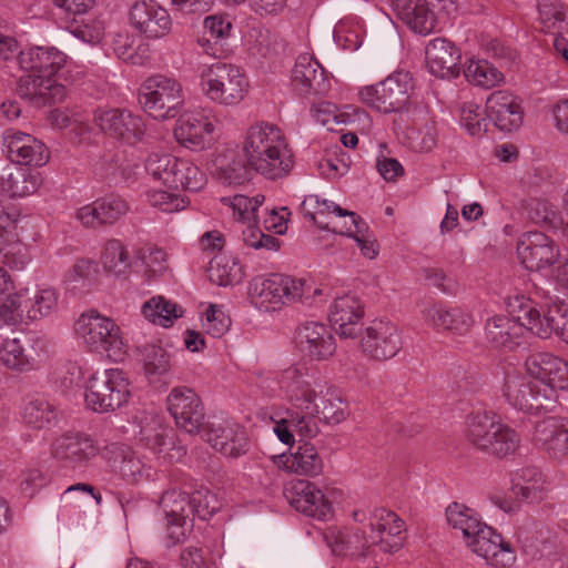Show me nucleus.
<instances>
[{
	"mask_svg": "<svg viewBox=\"0 0 568 568\" xmlns=\"http://www.w3.org/2000/svg\"><path fill=\"white\" fill-rule=\"evenodd\" d=\"M277 381L280 389L292 405L312 410L325 424L336 425L347 418V404L339 393L326 382H311L304 366L292 365L285 368Z\"/></svg>",
	"mask_w": 568,
	"mask_h": 568,
	"instance_id": "nucleus-1",
	"label": "nucleus"
},
{
	"mask_svg": "<svg viewBox=\"0 0 568 568\" xmlns=\"http://www.w3.org/2000/svg\"><path fill=\"white\" fill-rule=\"evenodd\" d=\"M67 55L54 47H34L20 53V67L27 72L18 82L21 98L37 106L61 102L65 88L54 79Z\"/></svg>",
	"mask_w": 568,
	"mask_h": 568,
	"instance_id": "nucleus-2",
	"label": "nucleus"
},
{
	"mask_svg": "<svg viewBox=\"0 0 568 568\" xmlns=\"http://www.w3.org/2000/svg\"><path fill=\"white\" fill-rule=\"evenodd\" d=\"M464 434L473 448L499 459L514 455L520 446L519 434L493 412L469 414Z\"/></svg>",
	"mask_w": 568,
	"mask_h": 568,
	"instance_id": "nucleus-3",
	"label": "nucleus"
},
{
	"mask_svg": "<svg viewBox=\"0 0 568 568\" xmlns=\"http://www.w3.org/2000/svg\"><path fill=\"white\" fill-rule=\"evenodd\" d=\"M250 292L255 304L265 310H276L281 305L297 302L312 304L314 297L322 294L320 288H313L305 280L283 274L255 280Z\"/></svg>",
	"mask_w": 568,
	"mask_h": 568,
	"instance_id": "nucleus-4",
	"label": "nucleus"
},
{
	"mask_svg": "<svg viewBox=\"0 0 568 568\" xmlns=\"http://www.w3.org/2000/svg\"><path fill=\"white\" fill-rule=\"evenodd\" d=\"M200 79L203 94L210 101L225 106L237 105L248 90L244 71L232 63L217 61L204 65Z\"/></svg>",
	"mask_w": 568,
	"mask_h": 568,
	"instance_id": "nucleus-5",
	"label": "nucleus"
},
{
	"mask_svg": "<svg viewBox=\"0 0 568 568\" xmlns=\"http://www.w3.org/2000/svg\"><path fill=\"white\" fill-rule=\"evenodd\" d=\"M414 88L413 77L408 71H396L376 85H367L358 92L361 101L367 106L383 113H402L416 105L410 102Z\"/></svg>",
	"mask_w": 568,
	"mask_h": 568,
	"instance_id": "nucleus-6",
	"label": "nucleus"
},
{
	"mask_svg": "<svg viewBox=\"0 0 568 568\" xmlns=\"http://www.w3.org/2000/svg\"><path fill=\"white\" fill-rule=\"evenodd\" d=\"M129 381L118 368L93 373L87 383L85 403L95 413H110L121 408L131 395Z\"/></svg>",
	"mask_w": 568,
	"mask_h": 568,
	"instance_id": "nucleus-7",
	"label": "nucleus"
},
{
	"mask_svg": "<svg viewBox=\"0 0 568 568\" xmlns=\"http://www.w3.org/2000/svg\"><path fill=\"white\" fill-rule=\"evenodd\" d=\"M139 102L155 120L173 119L183 103L182 87L174 79L164 75L150 77L140 89Z\"/></svg>",
	"mask_w": 568,
	"mask_h": 568,
	"instance_id": "nucleus-8",
	"label": "nucleus"
},
{
	"mask_svg": "<svg viewBox=\"0 0 568 568\" xmlns=\"http://www.w3.org/2000/svg\"><path fill=\"white\" fill-rule=\"evenodd\" d=\"M75 333L97 352H105L115 361L125 354L122 333L116 323L97 311L82 314L74 324Z\"/></svg>",
	"mask_w": 568,
	"mask_h": 568,
	"instance_id": "nucleus-9",
	"label": "nucleus"
},
{
	"mask_svg": "<svg viewBox=\"0 0 568 568\" xmlns=\"http://www.w3.org/2000/svg\"><path fill=\"white\" fill-rule=\"evenodd\" d=\"M501 392L510 406L528 414L550 409L555 404L551 387L517 373L506 375Z\"/></svg>",
	"mask_w": 568,
	"mask_h": 568,
	"instance_id": "nucleus-10",
	"label": "nucleus"
},
{
	"mask_svg": "<svg viewBox=\"0 0 568 568\" xmlns=\"http://www.w3.org/2000/svg\"><path fill=\"white\" fill-rule=\"evenodd\" d=\"M166 406L180 429L191 435L204 429L206 425L204 405L191 387H173L166 397Z\"/></svg>",
	"mask_w": 568,
	"mask_h": 568,
	"instance_id": "nucleus-11",
	"label": "nucleus"
},
{
	"mask_svg": "<svg viewBox=\"0 0 568 568\" xmlns=\"http://www.w3.org/2000/svg\"><path fill=\"white\" fill-rule=\"evenodd\" d=\"M371 531L364 536L367 546H378L385 554H395L405 544V521L394 511L374 508L369 511Z\"/></svg>",
	"mask_w": 568,
	"mask_h": 568,
	"instance_id": "nucleus-12",
	"label": "nucleus"
},
{
	"mask_svg": "<svg viewBox=\"0 0 568 568\" xmlns=\"http://www.w3.org/2000/svg\"><path fill=\"white\" fill-rule=\"evenodd\" d=\"M521 318L527 328L540 338H548L555 333L561 341L568 344V304H554L547 312L541 313L530 300L520 301Z\"/></svg>",
	"mask_w": 568,
	"mask_h": 568,
	"instance_id": "nucleus-13",
	"label": "nucleus"
},
{
	"mask_svg": "<svg viewBox=\"0 0 568 568\" xmlns=\"http://www.w3.org/2000/svg\"><path fill=\"white\" fill-rule=\"evenodd\" d=\"M161 506L172 516L186 514L193 519H209L221 508L217 496L207 488H200L191 495L185 491L169 490L161 497Z\"/></svg>",
	"mask_w": 568,
	"mask_h": 568,
	"instance_id": "nucleus-14",
	"label": "nucleus"
},
{
	"mask_svg": "<svg viewBox=\"0 0 568 568\" xmlns=\"http://www.w3.org/2000/svg\"><path fill=\"white\" fill-rule=\"evenodd\" d=\"M405 134L408 146L415 152H429L437 143V132L429 110L424 104L408 108L395 120Z\"/></svg>",
	"mask_w": 568,
	"mask_h": 568,
	"instance_id": "nucleus-15",
	"label": "nucleus"
},
{
	"mask_svg": "<svg viewBox=\"0 0 568 568\" xmlns=\"http://www.w3.org/2000/svg\"><path fill=\"white\" fill-rule=\"evenodd\" d=\"M94 121L105 134L129 145L142 142L146 134L143 118L126 109L99 111Z\"/></svg>",
	"mask_w": 568,
	"mask_h": 568,
	"instance_id": "nucleus-16",
	"label": "nucleus"
},
{
	"mask_svg": "<svg viewBox=\"0 0 568 568\" xmlns=\"http://www.w3.org/2000/svg\"><path fill=\"white\" fill-rule=\"evenodd\" d=\"M363 353L374 361L395 357L403 347L397 326L388 320H374L361 339Z\"/></svg>",
	"mask_w": 568,
	"mask_h": 568,
	"instance_id": "nucleus-17",
	"label": "nucleus"
},
{
	"mask_svg": "<svg viewBox=\"0 0 568 568\" xmlns=\"http://www.w3.org/2000/svg\"><path fill=\"white\" fill-rule=\"evenodd\" d=\"M295 343L300 352L311 361H327L336 351L332 328L317 321L301 323L295 331Z\"/></svg>",
	"mask_w": 568,
	"mask_h": 568,
	"instance_id": "nucleus-18",
	"label": "nucleus"
},
{
	"mask_svg": "<svg viewBox=\"0 0 568 568\" xmlns=\"http://www.w3.org/2000/svg\"><path fill=\"white\" fill-rule=\"evenodd\" d=\"M97 442L87 433L69 432L52 445L53 457L72 469L82 468L99 455Z\"/></svg>",
	"mask_w": 568,
	"mask_h": 568,
	"instance_id": "nucleus-19",
	"label": "nucleus"
},
{
	"mask_svg": "<svg viewBox=\"0 0 568 568\" xmlns=\"http://www.w3.org/2000/svg\"><path fill=\"white\" fill-rule=\"evenodd\" d=\"M520 263L529 271H541L554 265L559 258L556 243L541 232H526L517 244Z\"/></svg>",
	"mask_w": 568,
	"mask_h": 568,
	"instance_id": "nucleus-20",
	"label": "nucleus"
},
{
	"mask_svg": "<svg viewBox=\"0 0 568 568\" xmlns=\"http://www.w3.org/2000/svg\"><path fill=\"white\" fill-rule=\"evenodd\" d=\"M425 324L437 332L448 333L454 336L467 335L475 325L470 312L459 306H447L443 303H433L422 311Z\"/></svg>",
	"mask_w": 568,
	"mask_h": 568,
	"instance_id": "nucleus-21",
	"label": "nucleus"
},
{
	"mask_svg": "<svg viewBox=\"0 0 568 568\" xmlns=\"http://www.w3.org/2000/svg\"><path fill=\"white\" fill-rule=\"evenodd\" d=\"M473 552L483 557L488 565L497 568L510 567L515 559V551L500 534L484 524L467 541Z\"/></svg>",
	"mask_w": 568,
	"mask_h": 568,
	"instance_id": "nucleus-22",
	"label": "nucleus"
},
{
	"mask_svg": "<svg viewBox=\"0 0 568 568\" xmlns=\"http://www.w3.org/2000/svg\"><path fill=\"white\" fill-rule=\"evenodd\" d=\"M131 26L148 39H161L172 29L168 10L153 0L138 1L129 12Z\"/></svg>",
	"mask_w": 568,
	"mask_h": 568,
	"instance_id": "nucleus-23",
	"label": "nucleus"
},
{
	"mask_svg": "<svg viewBox=\"0 0 568 568\" xmlns=\"http://www.w3.org/2000/svg\"><path fill=\"white\" fill-rule=\"evenodd\" d=\"M285 497L290 505L297 511L318 520H325L332 516L333 507L325 495L315 484L298 479L290 484L285 489Z\"/></svg>",
	"mask_w": 568,
	"mask_h": 568,
	"instance_id": "nucleus-24",
	"label": "nucleus"
},
{
	"mask_svg": "<svg viewBox=\"0 0 568 568\" xmlns=\"http://www.w3.org/2000/svg\"><path fill=\"white\" fill-rule=\"evenodd\" d=\"M244 158L252 171L272 181L288 176L295 164L294 153L288 143L272 148L271 151H256Z\"/></svg>",
	"mask_w": 568,
	"mask_h": 568,
	"instance_id": "nucleus-25",
	"label": "nucleus"
},
{
	"mask_svg": "<svg viewBox=\"0 0 568 568\" xmlns=\"http://www.w3.org/2000/svg\"><path fill=\"white\" fill-rule=\"evenodd\" d=\"M532 439L550 458H568V418L549 416L539 420Z\"/></svg>",
	"mask_w": 568,
	"mask_h": 568,
	"instance_id": "nucleus-26",
	"label": "nucleus"
},
{
	"mask_svg": "<svg viewBox=\"0 0 568 568\" xmlns=\"http://www.w3.org/2000/svg\"><path fill=\"white\" fill-rule=\"evenodd\" d=\"M525 367L528 375L554 390L568 389V362L550 353H535L527 357Z\"/></svg>",
	"mask_w": 568,
	"mask_h": 568,
	"instance_id": "nucleus-27",
	"label": "nucleus"
},
{
	"mask_svg": "<svg viewBox=\"0 0 568 568\" xmlns=\"http://www.w3.org/2000/svg\"><path fill=\"white\" fill-rule=\"evenodd\" d=\"M426 64L432 74L440 79H455L460 74L462 52L446 38H435L425 49Z\"/></svg>",
	"mask_w": 568,
	"mask_h": 568,
	"instance_id": "nucleus-28",
	"label": "nucleus"
},
{
	"mask_svg": "<svg viewBox=\"0 0 568 568\" xmlns=\"http://www.w3.org/2000/svg\"><path fill=\"white\" fill-rule=\"evenodd\" d=\"M520 308V305L518 306ZM523 313L519 311L516 318L507 315H495L487 320L485 331L488 342L497 348L514 351L524 344L525 331L527 324L521 318Z\"/></svg>",
	"mask_w": 568,
	"mask_h": 568,
	"instance_id": "nucleus-29",
	"label": "nucleus"
},
{
	"mask_svg": "<svg viewBox=\"0 0 568 568\" xmlns=\"http://www.w3.org/2000/svg\"><path fill=\"white\" fill-rule=\"evenodd\" d=\"M3 142L8 158L18 164L41 166L49 160L47 146L30 134L8 130Z\"/></svg>",
	"mask_w": 568,
	"mask_h": 568,
	"instance_id": "nucleus-30",
	"label": "nucleus"
},
{
	"mask_svg": "<svg viewBox=\"0 0 568 568\" xmlns=\"http://www.w3.org/2000/svg\"><path fill=\"white\" fill-rule=\"evenodd\" d=\"M364 306L354 295H343L335 298L329 308V322L344 338H356L362 333Z\"/></svg>",
	"mask_w": 568,
	"mask_h": 568,
	"instance_id": "nucleus-31",
	"label": "nucleus"
},
{
	"mask_svg": "<svg viewBox=\"0 0 568 568\" xmlns=\"http://www.w3.org/2000/svg\"><path fill=\"white\" fill-rule=\"evenodd\" d=\"M105 456L111 469L129 484H138L150 476L151 467L124 444L106 446Z\"/></svg>",
	"mask_w": 568,
	"mask_h": 568,
	"instance_id": "nucleus-32",
	"label": "nucleus"
},
{
	"mask_svg": "<svg viewBox=\"0 0 568 568\" xmlns=\"http://www.w3.org/2000/svg\"><path fill=\"white\" fill-rule=\"evenodd\" d=\"M213 123L203 114L186 112L176 121L174 136L176 141L192 150H202L212 141Z\"/></svg>",
	"mask_w": 568,
	"mask_h": 568,
	"instance_id": "nucleus-33",
	"label": "nucleus"
},
{
	"mask_svg": "<svg viewBox=\"0 0 568 568\" xmlns=\"http://www.w3.org/2000/svg\"><path fill=\"white\" fill-rule=\"evenodd\" d=\"M486 110L500 131L511 132L523 123L524 112L520 103L507 91L493 92L487 99Z\"/></svg>",
	"mask_w": 568,
	"mask_h": 568,
	"instance_id": "nucleus-34",
	"label": "nucleus"
},
{
	"mask_svg": "<svg viewBox=\"0 0 568 568\" xmlns=\"http://www.w3.org/2000/svg\"><path fill=\"white\" fill-rule=\"evenodd\" d=\"M58 305V294L53 288H43L34 293L22 290L14 294L13 318L9 323H16L26 313L28 318L34 321L48 316Z\"/></svg>",
	"mask_w": 568,
	"mask_h": 568,
	"instance_id": "nucleus-35",
	"label": "nucleus"
},
{
	"mask_svg": "<svg viewBox=\"0 0 568 568\" xmlns=\"http://www.w3.org/2000/svg\"><path fill=\"white\" fill-rule=\"evenodd\" d=\"M205 436L211 446L225 456L239 457L248 449L246 432L236 423L212 424Z\"/></svg>",
	"mask_w": 568,
	"mask_h": 568,
	"instance_id": "nucleus-36",
	"label": "nucleus"
},
{
	"mask_svg": "<svg viewBox=\"0 0 568 568\" xmlns=\"http://www.w3.org/2000/svg\"><path fill=\"white\" fill-rule=\"evenodd\" d=\"M292 82L301 94H323L329 88L324 69L310 53L297 57L292 70Z\"/></svg>",
	"mask_w": 568,
	"mask_h": 568,
	"instance_id": "nucleus-37",
	"label": "nucleus"
},
{
	"mask_svg": "<svg viewBox=\"0 0 568 568\" xmlns=\"http://www.w3.org/2000/svg\"><path fill=\"white\" fill-rule=\"evenodd\" d=\"M323 204L327 207L328 211L332 209L333 213L339 217H351V226H346L345 230H337L336 227H333V232L353 237L357 242L364 256L368 258H375L378 254V244L374 237L367 234V226L362 217L355 212L342 209L334 202L324 200Z\"/></svg>",
	"mask_w": 568,
	"mask_h": 568,
	"instance_id": "nucleus-38",
	"label": "nucleus"
},
{
	"mask_svg": "<svg viewBox=\"0 0 568 568\" xmlns=\"http://www.w3.org/2000/svg\"><path fill=\"white\" fill-rule=\"evenodd\" d=\"M288 143L284 132L275 124L257 121L251 124L242 143L243 155L256 151H271L280 144Z\"/></svg>",
	"mask_w": 568,
	"mask_h": 568,
	"instance_id": "nucleus-39",
	"label": "nucleus"
},
{
	"mask_svg": "<svg viewBox=\"0 0 568 568\" xmlns=\"http://www.w3.org/2000/svg\"><path fill=\"white\" fill-rule=\"evenodd\" d=\"M274 458L278 467L300 475L316 476L323 469L322 458L310 443L298 445L295 452L281 454Z\"/></svg>",
	"mask_w": 568,
	"mask_h": 568,
	"instance_id": "nucleus-40",
	"label": "nucleus"
},
{
	"mask_svg": "<svg viewBox=\"0 0 568 568\" xmlns=\"http://www.w3.org/2000/svg\"><path fill=\"white\" fill-rule=\"evenodd\" d=\"M251 170L241 156L233 150H225L212 160L211 171L213 176L225 185H240L247 180Z\"/></svg>",
	"mask_w": 568,
	"mask_h": 568,
	"instance_id": "nucleus-41",
	"label": "nucleus"
},
{
	"mask_svg": "<svg viewBox=\"0 0 568 568\" xmlns=\"http://www.w3.org/2000/svg\"><path fill=\"white\" fill-rule=\"evenodd\" d=\"M398 16L412 31L420 36L432 33L437 24V18L426 0H406Z\"/></svg>",
	"mask_w": 568,
	"mask_h": 568,
	"instance_id": "nucleus-42",
	"label": "nucleus"
},
{
	"mask_svg": "<svg viewBox=\"0 0 568 568\" xmlns=\"http://www.w3.org/2000/svg\"><path fill=\"white\" fill-rule=\"evenodd\" d=\"M40 181L38 172L19 166L1 178L0 189L10 197H23L33 194L38 190Z\"/></svg>",
	"mask_w": 568,
	"mask_h": 568,
	"instance_id": "nucleus-43",
	"label": "nucleus"
},
{
	"mask_svg": "<svg viewBox=\"0 0 568 568\" xmlns=\"http://www.w3.org/2000/svg\"><path fill=\"white\" fill-rule=\"evenodd\" d=\"M22 420L33 429H50L59 419L57 407L45 398H33L22 409Z\"/></svg>",
	"mask_w": 568,
	"mask_h": 568,
	"instance_id": "nucleus-44",
	"label": "nucleus"
},
{
	"mask_svg": "<svg viewBox=\"0 0 568 568\" xmlns=\"http://www.w3.org/2000/svg\"><path fill=\"white\" fill-rule=\"evenodd\" d=\"M541 30L549 33L568 31V6L560 0H539Z\"/></svg>",
	"mask_w": 568,
	"mask_h": 568,
	"instance_id": "nucleus-45",
	"label": "nucleus"
},
{
	"mask_svg": "<svg viewBox=\"0 0 568 568\" xmlns=\"http://www.w3.org/2000/svg\"><path fill=\"white\" fill-rule=\"evenodd\" d=\"M143 367L145 376L152 384L165 382L171 373L169 353L156 345H146L143 348Z\"/></svg>",
	"mask_w": 568,
	"mask_h": 568,
	"instance_id": "nucleus-46",
	"label": "nucleus"
},
{
	"mask_svg": "<svg viewBox=\"0 0 568 568\" xmlns=\"http://www.w3.org/2000/svg\"><path fill=\"white\" fill-rule=\"evenodd\" d=\"M142 314L155 325L170 327L174 320L182 316L183 310L162 296H155L143 304Z\"/></svg>",
	"mask_w": 568,
	"mask_h": 568,
	"instance_id": "nucleus-47",
	"label": "nucleus"
},
{
	"mask_svg": "<svg viewBox=\"0 0 568 568\" xmlns=\"http://www.w3.org/2000/svg\"><path fill=\"white\" fill-rule=\"evenodd\" d=\"M174 432L171 427L163 424L158 417L146 419L140 429V442L149 449L159 454L164 447L173 443Z\"/></svg>",
	"mask_w": 568,
	"mask_h": 568,
	"instance_id": "nucleus-48",
	"label": "nucleus"
},
{
	"mask_svg": "<svg viewBox=\"0 0 568 568\" xmlns=\"http://www.w3.org/2000/svg\"><path fill=\"white\" fill-rule=\"evenodd\" d=\"M0 362L9 369L28 372L34 367V359L27 353L20 338H7L0 346Z\"/></svg>",
	"mask_w": 568,
	"mask_h": 568,
	"instance_id": "nucleus-49",
	"label": "nucleus"
},
{
	"mask_svg": "<svg viewBox=\"0 0 568 568\" xmlns=\"http://www.w3.org/2000/svg\"><path fill=\"white\" fill-rule=\"evenodd\" d=\"M520 478L524 480V484L517 483L513 485V493L516 497L529 503L544 499L546 479L541 471L535 467H527L521 469Z\"/></svg>",
	"mask_w": 568,
	"mask_h": 568,
	"instance_id": "nucleus-50",
	"label": "nucleus"
},
{
	"mask_svg": "<svg viewBox=\"0 0 568 568\" xmlns=\"http://www.w3.org/2000/svg\"><path fill=\"white\" fill-rule=\"evenodd\" d=\"M446 519L449 526L463 532L466 541L484 525L474 509L456 501L447 506Z\"/></svg>",
	"mask_w": 568,
	"mask_h": 568,
	"instance_id": "nucleus-51",
	"label": "nucleus"
},
{
	"mask_svg": "<svg viewBox=\"0 0 568 568\" xmlns=\"http://www.w3.org/2000/svg\"><path fill=\"white\" fill-rule=\"evenodd\" d=\"M463 72L468 82L485 89L494 88L504 81V74L487 60L470 59Z\"/></svg>",
	"mask_w": 568,
	"mask_h": 568,
	"instance_id": "nucleus-52",
	"label": "nucleus"
},
{
	"mask_svg": "<svg viewBox=\"0 0 568 568\" xmlns=\"http://www.w3.org/2000/svg\"><path fill=\"white\" fill-rule=\"evenodd\" d=\"M101 262L108 273L126 275L131 270V258L126 247L119 240L108 241L103 247Z\"/></svg>",
	"mask_w": 568,
	"mask_h": 568,
	"instance_id": "nucleus-53",
	"label": "nucleus"
},
{
	"mask_svg": "<svg viewBox=\"0 0 568 568\" xmlns=\"http://www.w3.org/2000/svg\"><path fill=\"white\" fill-rule=\"evenodd\" d=\"M173 174L176 181L171 183L169 189L197 192L206 183L205 174L189 160L178 159Z\"/></svg>",
	"mask_w": 568,
	"mask_h": 568,
	"instance_id": "nucleus-54",
	"label": "nucleus"
},
{
	"mask_svg": "<svg viewBox=\"0 0 568 568\" xmlns=\"http://www.w3.org/2000/svg\"><path fill=\"white\" fill-rule=\"evenodd\" d=\"M265 196L261 194L254 197L236 194L232 197L229 196L221 199L222 203L233 211V216L237 217L240 221L247 222L257 221L258 207L263 204Z\"/></svg>",
	"mask_w": 568,
	"mask_h": 568,
	"instance_id": "nucleus-55",
	"label": "nucleus"
},
{
	"mask_svg": "<svg viewBox=\"0 0 568 568\" xmlns=\"http://www.w3.org/2000/svg\"><path fill=\"white\" fill-rule=\"evenodd\" d=\"M178 158L171 154L153 153L149 155L145 162V170L154 181H160L166 187L175 180L174 170L176 166Z\"/></svg>",
	"mask_w": 568,
	"mask_h": 568,
	"instance_id": "nucleus-56",
	"label": "nucleus"
},
{
	"mask_svg": "<svg viewBox=\"0 0 568 568\" xmlns=\"http://www.w3.org/2000/svg\"><path fill=\"white\" fill-rule=\"evenodd\" d=\"M528 217L535 224L557 227L561 224V217L556 207L546 200L530 199L527 203Z\"/></svg>",
	"mask_w": 568,
	"mask_h": 568,
	"instance_id": "nucleus-57",
	"label": "nucleus"
},
{
	"mask_svg": "<svg viewBox=\"0 0 568 568\" xmlns=\"http://www.w3.org/2000/svg\"><path fill=\"white\" fill-rule=\"evenodd\" d=\"M68 30L79 40L92 45L100 43L104 36L103 22L94 18L74 20L68 26Z\"/></svg>",
	"mask_w": 568,
	"mask_h": 568,
	"instance_id": "nucleus-58",
	"label": "nucleus"
},
{
	"mask_svg": "<svg viewBox=\"0 0 568 568\" xmlns=\"http://www.w3.org/2000/svg\"><path fill=\"white\" fill-rule=\"evenodd\" d=\"M97 205L100 211V220L103 225H111L119 221L129 212L128 202L120 195L109 194L97 199Z\"/></svg>",
	"mask_w": 568,
	"mask_h": 568,
	"instance_id": "nucleus-59",
	"label": "nucleus"
},
{
	"mask_svg": "<svg viewBox=\"0 0 568 568\" xmlns=\"http://www.w3.org/2000/svg\"><path fill=\"white\" fill-rule=\"evenodd\" d=\"M209 274L212 282L220 286H227L240 281L241 267L234 261L230 263L223 257H215L210 263Z\"/></svg>",
	"mask_w": 568,
	"mask_h": 568,
	"instance_id": "nucleus-60",
	"label": "nucleus"
},
{
	"mask_svg": "<svg viewBox=\"0 0 568 568\" xmlns=\"http://www.w3.org/2000/svg\"><path fill=\"white\" fill-rule=\"evenodd\" d=\"M0 255L2 263L12 270L23 268L29 260L27 248L18 237L0 242Z\"/></svg>",
	"mask_w": 568,
	"mask_h": 568,
	"instance_id": "nucleus-61",
	"label": "nucleus"
},
{
	"mask_svg": "<svg viewBox=\"0 0 568 568\" xmlns=\"http://www.w3.org/2000/svg\"><path fill=\"white\" fill-rule=\"evenodd\" d=\"M242 240L246 246L255 250L266 248L276 251L280 248V241L277 237L264 234L260 229L252 224H248L242 230Z\"/></svg>",
	"mask_w": 568,
	"mask_h": 568,
	"instance_id": "nucleus-62",
	"label": "nucleus"
},
{
	"mask_svg": "<svg viewBox=\"0 0 568 568\" xmlns=\"http://www.w3.org/2000/svg\"><path fill=\"white\" fill-rule=\"evenodd\" d=\"M230 325V317L217 305H210L203 324L206 333L213 337H221L229 331Z\"/></svg>",
	"mask_w": 568,
	"mask_h": 568,
	"instance_id": "nucleus-63",
	"label": "nucleus"
},
{
	"mask_svg": "<svg viewBox=\"0 0 568 568\" xmlns=\"http://www.w3.org/2000/svg\"><path fill=\"white\" fill-rule=\"evenodd\" d=\"M460 121L471 135L479 134L486 129V119L483 115L480 105L468 102L460 109Z\"/></svg>",
	"mask_w": 568,
	"mask_h": 568,
	"instance_id": "nucleus-64",
	"label": "nucleus"
}]
</instances>
